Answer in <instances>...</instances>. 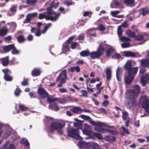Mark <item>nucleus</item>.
Listing matches in <instances>:
<instances>
[{
	"label": "nucleus",
	"mask_w": 149,
	"mask_h": 149,
	"mask_svg": "<svg viewBox=\"0 0 149 149\" xmlns=\"http://www.w3.org/2000/svg\"><path fill=\"white\" fill-rule=\"evenodd\" d=\"M128 115V113L126 111H123V112L122 118L123 120H125L127 119V117Z\"/></svg>",
	"instance_id": "obj_42"
},
{
	"label": "nucleus",
	"mask_w": 149,
	"mask_h": 149,
	"mask_svg": "<svg viewBox=\"0 0 149 149\" xmlns=\"http://www.w3.org/2000/svg\"><path fill=\"white\" fill-rule=\"evenodd\" d=\"M17 6H12L10 8V11L12 12H16L17 11Z\"/></svg>",
	"instance_id": "obj_54"
},
{
	"label": "nucleus",
	"mask_w": 149,
	"mask_h": 149,
	"mask_svg": "<svg viewBox=\"0 0 149 149\" xmlns=\"http://www.w3.org/2000/svg\"><path fill=\"white\" fill-rule=\"evenodd\" d=\"M20 143L21 144H23L25 145V147H27L29 146V143L28 141L25 139H22L20 142Z\"/></svg>",
	"instance_id": "obj_33"
},
{
	"label": "nucleus",
	"mask_w": 149,
	"mask_h": 149,
	"mask_svg": "<svg viewBox=\"0 0 149 149\" xmlns=\"http://www.w3.org/2000/svg\"><path fill=\"white\" fill-rule=\"evenodd\" d=\"M122 69L119 67H118L116 71V75H119L122 72Z\"/></svg>",
	"instance_id": "obj_62"
},
{
	"label": "nucleus",
	"mask_w": 149,
	"mask_h": 149,
	"mask_svg": "<svg viewBox=\"0 0 149 149\" xmlns=\"http://www.w3.org/2000/svg\"><path fill=\"white\" fill-rule=\"evenodd\" d=\"M45 13L46 16V19L55 22L57 20L60 15V13H57L53 11H47Z\"/></svg>",
	"instance_id": "obj_6"
},
{
	"label": "nucleus",
	"mask_w": 149,
	"mask_h": 149,
	"mask_svg": "<svg viewBox=\"0 0 149 149\" xmlns=\"http://www.w3.org/2000/svg\"><path fill=\"white\" fill-rule=\"evenodd\" d=\"M70 111L75 114H79L83 111V109L78 107H71Z\"/></svg>",
	"instance_id": "obj_12"
},
{
	"label": "nucleus",
	"mask_w": 149,
	"mask_h": 149,
	"mask_svg": "<svg viewBox=\"0 0 149 149\" xmlns=\"http://www.w3.org/2000/svg\"><path fill=\"white\" fill-rule=\"evenodd\" d=\"M63 51L65 52H67L69 50V46L68 44H65L63 45Z\"/></svg>",
	"instance_id": "obj_47"
},
{
	"label": "nucleus",
	"mask_w": 149,
	"mask_h": 149,
	"mask_svg": "<svg viewBox=\"0 0 149 149\" xmlns=\"http://www.w3.org/2000/svg\"><path fill=\"white\" fill-rule=\"evenodd\" d=\"M31 19L28 14L26 16V18L24 19L23 22L24 24H26L30 22Z\"/></svg>",
	"instance_id": "obj_38"
},
{
	"label": "nucleus",
	"mask_w": 149,
	"mask_h": 149,
	"mask_svg": "<svg viewBox=\"0 0 149 149\" xmlns=\"http://www.w3.org/2000/svg\"><path fill=\"white\" fill-rule=\"evenodd\" d=\"M68 135V136L76 139L81 140L82 138L79 134V129L72 127L69 128L67 130Z\"/></svg>",
	"instance_id": "obj_5"
},
{
	"label": "nucleus",
	"mask_w": 149,
	"mask_h": 149,
	"mask_svg": "<svg viewBox=\"0 0 149 149\" xmlns=\"http://www.w3.org/2000/svg\"><path fill=\"white\" fill-rule=\"evenodd\" d=\"M123 55L126 57H136V54L132 51H124L123 52Z\"/></svg>",
	"instance_id": "obj_15"
},
{
	"label": "nucleus",
	"mask_w": 149,
	"mask_h": 149,
	"mask_svg": "<svg viewBox=\"0 0 149 149\" xmlns=\"http://www.w3.org/2000/svg\"><path fill=\"white\" fill-rule=\"evenodd\" d=\"M135 0H125L124 1V3L127 5H132Z\"/></svg>",
	"instance_id": "obj_41"
},
{
	"label": "nucleus",
	"mask_w": 149,
	"mask_h": 149,
	"mask_svg": "<svg viewBox=\"0 0 149 149\" xmlns=\"http://www.w3.org/2000/svg\"><path fill=\"white\" fill-rule=\"evenodd\" d=\"M13 44H12L4 46L3 48V50L6 53L9 52L13 47Z\"/></svg>",
	"instance_id": "obj_22"
},
{
	"label": "nucleus",
	"mask_w": 149,
	"mask_h": 149,
	"mask_svg": "<svg viewBox=\"0 0 149 149\" xmlns=\"http://www.w3.org/2000/svg\"><path fill=\"white\" fill-rule=\"evenodd\" d=\"M67 77L66 75V70H63L61 73H60L56 79V81L58 82L59 80L66 81Z\"/></svg>",
	"instance_id": "obj_9"
},
{
	"label": "nucleus",
	"mask_w": 149,
	"mask_h": 149,
	"mask_svg": "<svg viewBox=\"0 0 149 149\" xmlns=\"http://www.w3.org/2000/svg\"><path fill=\"white\" fill-rule=\"evenodd\" d=\"M46 16L45 13H40L39 14L38 18L40 19H42L44 18L46 19Z\"/></svg>",
	"instance_id": "obj_58"
},
{
	"label": "nucleus",
	"mask_w": 149,
	"mask_h": 149,
	"mask_svg": "<svg viewBox=\"0 0 149 149\" xmlns=\"http://www.w3.org/2000/svg\"><path fill=\"white\" fill-rule=\"evenodd\" d=\"M132 66H124L125 69L128 70V75L125 77V81L127 84H131L136 75L138 70L137 67L132 68Z\"/></svg>",
	"instance_id": "obj_2"
},
{
	"label": "nucleus",
	"mask_w": 149,
	"mask_h": 149,
	"mask_svg": "<svg viewBox=\"0 0 149 149\" xmlns=\"http://www.w3.org/2000/svg\"><path fill=\"white\" fill-rule=\"evenodd\" d=\"M79 147L80 148H89L90 142L86 143L83 141H80L79 143Z\"/></svg>",
	"instance_id": "obj_16"
},
{
	"label": "nucleus",
	"mask_w": 149,
	"mask_h": 149,
	"mask_svg": "<svg viewBox=\"0 0 149 149\" xmlns=\"http://www.w3.org/2000/svg\"><path fill=\"white\" fill-rule=\"evenodd\" d=\"M52 25V24L51 23H48L44 27V30L42 31V33H45L47 31L48 29Z\"/></svg>",
	"instance_id": "obj_37"
},
{
	"label": "nucleus",
	"mask_w": 149,
	"mask_h": 149,
	"mask_svg": "<svg viewBox=\"0 0 149 149\" xmlns=\"http://www.w3.org/2000/svg\"><path fill=\"white\" fill-rule=\"evenodd\" d=\"M17 39L18 42L19 43L24 42L26 40L24 37L22 35H19L17 37Z\"/></svg>",
	"instance_id": "obj_30"
},
{
	"label": "nucleus",
	"mask_w": 149,
	"mask_h": 149,
	"mask_svg": "<svg viewBox=\"0 0 149 149\" xmlns=\"http://www.w3.org/2000/svg\"><path fill=\"white\" fill-rule=\"evenodd\" d=\"M93 135L99 139H102V138L101 134L99 133H93Z\"/></svg>",
	"instance_id": "obj_46"
},
{
	"label": "nucleus",
	"mask_w": 149,
	"mask_h": 149,
	"mask_svg": "<svg viewBox=\"0 0 149 149\" xmlns=\"http://www.w3.org/2000/svg\"><path fill=\"white\" fill-rule=\"evenodd\" d=\"M49 109L53 110L54 111H58L59 110V107L55 103H53L49 106Z\"/></svg>",
	"instance_id": "obj_24"
},
{
	"label": "nucleus",
	"mask_w": 149,
	"mask_h": 149,
	"mask_svg": "<svg viewBox=\"0 0 149 149\" xmlns=\"http://www.w3.org/2000/svg\"><path fill=\"white\" fill-rule=\"evenodd\" d=\"M147 97L146 95L143 97L144 100L142 102V106L146 112L149 113V98H147Z\"/></svg>",
	"instance_id": "obj_7"
},
{
	"label": "nucleus",
	"mask_w": 149,
	"mask_h": 149,
	"mask_svg": "<svg viewBox=\"0 0 149 149\" xmlns=\"http://www.w3.org/2000/svg\"><path fill=\"white\" fill-rule=\"evenodd\" d=\"M21 92V90H20L19 88H16L15 91V94L16 96H19Z\"/></svg>",
	"instance_id": "obj_53"
},
{
	"label": "nucleus",
	"mask_w": 149,
	"mask_h": 149,
	"mask_svg": "<svg viewBox=\"0 0 149 149\" xmlns=\"http://www.w3.org/2000/svg\"><path fill=\"white\" fill-rule=\"evenodd\" d=\"M83 133L87 135H90L91 134L92 131L90 127L87 124H85L84 128L82 130Z\"/></svg>",
	"instance_id": "obj_11"
},
{
	"label": "nucleus",
	"mask_w": 149,
	"mask_h": 149,
	"mask_svg": "<svg viewBox=\"0 0 149 149\" xmlns=\"http://www.w3.org/2000/svg\"><path fill=\"white\" fill-rule=\"evenodd\" d=\"M0 61L3 65H8L9 62V57L7 56L1 58H0Z\"/></svg>",
	"instance_id": "obj_19"
},
{
	"label": "nucleus",
	"mask_w": 149,
	"mask_h": 149,
	"mask_svg": "<svg viewBox=\"0 0 149 149\" xmlns=\"http://www.w3.org/2000/svg\"><path fill=\"white\" fill-rule=\"evenodd\" d=\"M19 109L22 111H25L27 110L28 108L25 106L23 104H19Z\"/></svg>",
	"instance_id": "obj_45"
},
{
	"label": "nucleus",
	"mask_w": 149,
	"mask_h": 149,
	"mask_svg": "<svg viewBox=\"0 0 149 149\" xmlns=\"http://www.w3.org/2000/svg\"><path fill=\"white\" fill-rule=\"evenodd\" d=\"M126 33L128 36L132 38H134L135 36V33L130 30L127 31Z\"/></svg>",
	"instance_id": "obj_32"
},
{
	"label": "nucleus",
	"mask_w": 149,
	"mask_h": 149,
	"mask_svg": "<svg viewBox=\"0 0 149 149\" xmlns=\"http://www.w3.org/2000/svg\"><path fill=\"white\" fill-rule=\"evenodd\" d=\"M38 93L40 97L44 99L48 96V93L42 87H39L38 90Z\"/></svg>",
	"instance_id": "obj_8"
},
{
	"label": "nucleus",
	"mask_w": 149,
	"mask_h": 149,
	"mask_svg": "<svg viewBox=\"0 0 149 149\" xmlns=\"http://www.w3.org/2000/svg\"><path fill=\"white\" fill-rule=\"evenodd\" d=\"M78 44V43L77 42H73L71 45V48L72 49H74L76 48V46Z\"/></svg>",
	"instance_id": "obj_57"
},
{
	"label": "nucleus",
	"mask_w": 149,
	"mask_h": 149,
	"mask_svg": "<svg viewBox=\"0 0 149 149\" xmlns=\"http://www.w3.org/2000/svg\"><path fill=\"white\" fill-rule=\"evenodd\" d=\"M90 120L89 121V123L92 125L95 126H97V127H103L104 126H105L107 127H113V126H110L105 125L102 123H101L99 122H95L93 120Z\"/></svg>",
	"instance_id": "obj_13"
},
{
	"label": "nucleus",
	"mask_w": 149,
	"mask_h": 149,
	"mask_svg": "<svg viewBox=\"0 0 149 149\" xmlns=\"http://www.w3.org/2000/svg\"><path fill=\"white\" fill-rule=\"evenodd\" d=\"M98 131H99L102 133L108 132L109 133L113 134H116L117 132L116 131L106 129H100V130H98Z\"/></svg>",
	"instance_id": "obj_21"
},
{
	"label": "nucleus",
	"mask_w": 149,
	"mask_h": 149,
	"mask_svg": "<svg viewBox=\"0 0 149 149\" xmlns=\"http://www.w3.org/2000/svg\"><path fill=\"white\" fill-rule=\"evenodd\" d=\"M92 147L93 149H100V148L98 144L95 143L90 142L89 148Z\"/></svg>",
	"instance_id": "obj_26"
},
{
	"label": "nucleus",
	"mask_w": 149,
	"mask_h": 149,
	"mask_svg": "<svg viewBox=\"0 0 149 149\" xmlns=\"http://www.w3.org/2000/svg\"><path fill=\"white\" fill-rule=\"evenodd\" d=\"M130 43L129 42H126L121 44V46L123 48H125L130 47Z\"/></svg>",
	"instance_id": "obj_49"
},
{
	"label": "nucleus",
	"mask_w": 149,
	"mask_h": 149,
	"mask_svg": "<svg viewBox=\"0 0 149 149\" xmlns=\"http://www.w3.org/2000/svg\"><path fill=\"white\" fill-rule=\"evenodd\" d=\"M81 117L82 119L86 120H90L91 119L89 116L84 115H81Z\"/></svg>",
	"instance_id": "obj_60"
},
{
	"label": "nucleus",
	"mask_w": 149,
	"mask_h": 149,
	"mask_svg": "<svg viewBox=\"0 0 149 149\" xmlns=\"http://www.w3.org/2000/svg\"><path fill=\"white\" fill-rule=\"evenodd\" d=\"M141 81L143 86H145L147 84V81L144 77H142L141 78Z\"/></svg>",
	"instance_id": "obj_43"
},
{
	"label": "nucleus",
	"mask_w": 149,
	"mask_h": 149,
	"mask_svg": "<svg viewBox=\"0 0 149 149\" xmlns=\"http://www.w3.org/2000/svg\"><path fill=\"white\" fill-rule=\"evenodd\" d=\"M114 51V49L112 48H109L106 52V56L107 57L110 56L111 55V54L113 53Z\"/></svg>",
	"instance_id": "obj_28"
},
{
	"label": "nucleus",
	"mask_w": 149,
	"mask_h": 149,
	"mask_svg": "<svg viewBox=\"0 0 149 149\" xmlns=\"http://www.w3.org/2000/svg\"><path fill=\"white\" fill-rule=\"evenodd\" d=\"M47 100L49 103H52L54 101L57 100L61 104H63L65 102L64 99H59L57 98H51L49 97H47Z\"/></svg>",
	"instance_id": "obj_14"
},
{
	"label": "nucleus",
	"mask_w": 149,
	"mask_h": 149,
	"mask_svg": "<svg viewBox=\"0 0 149 149\" xmlns=\"http://www.w3.org/2000/svg\"><path fill=\"white\" fill-rule=\"evenodd\" d=\"M134 39L136 40L141 41L143 39L144 37L143 36L141 35H138L136 36H135Z\"/></svg>",
	"instance_id": "obj_35"
},
{
	"label": "nucleus",
	"mask_w": 149,
	"mask_h": 149,
	"mask_svg": "<svg viewBox=\"0 0 149 149\" xmlns=\"http://www.w3.org/2000/svg\"><path fill=\"white\" fill-rule=\"evenodd\" d=\"M29 15L30 16L31 19L32 17H36L37 15V13H29Z\"/></svg>",
	"instance_id": "obj_63"
},
{
	"label": "nucleus",
	"mask_w": 149,
	"mask_h": 149,
	"mask_svg": "<svg viewBox=\"0 0 149 149\" xmlns=\"http://www.w3.org/2000/svg\"><path fill=\"white\" fill-rule=\"evenodd\" d=\"M37 0H26V2L27 4L33 5L36 3Z\"/></svg>",
	"instance_id": "obj_52"
},
{
	"label": "nucleus",
	"mask_w": 149,
	"mask_h": 149,
	"mask_svg": "<svg viewBox=\"0 0 149 149\" xmlns=\"http://www.w3.org/2000/svg\"><path fill=\"white\" fill-rule=\"evenodd\" d=\"M133 89H129L127 91L126 93L128 97L132 99L136 98L141 91L140 87L138 85H134Z\"/></svg>",
	"instance_id": "obj_4"
},
{
	"label": "nucleus",
	"mask_w": 149,
	"mask_h": 149,
	"mask_svg": "<svg viewBox=\"0 0 149 149\" xmlns=\"http://www.w3.org/2000/svg\"><path fill=\"white\" fill-rule=\"evenodd\" d=\"M120 132L121 134L123 135H124L125 133L127 134L129 133L128 130L125 128L123 126L120 128Z\"/></svg>",
	"instance_id": "obj_29"
},
{
	"label": "nucleus",
	"mask_w": 149,
	"mask_h": 149,
	"mask_svg": "<svg viewBox=\"0 0 149 149\" xmlns=\"http://www.w3.org/2000/svg\"><path fill=\"white\" fill-rule=\"evenodd\" d=\"M98 29L101 31H104L105 29V28L102 24H100L98 25Z\"/></svg>",
	"instance_id": "obj_55"
},
{
	"label": "nucleus",
	"mask_w": 149,
	"mask_h": 149,
	"mask_svg": "<svg viewBox=\"0 0 149 149\" xmlns=\"http://www.w3.org/2000/svg\"><path fill=\"white\" fill-rule=\"evenodd\" d=\"M123 31L121 26H119L118 29V34L119 37H120L122 34Z\"/></svg>",
	"instance_id": "obj_48"
},
{
	"label": "nucleus",
	"mask_w": 149,
	"mask_h": 149,
	"mask_svg": "<svg viewBox=\"0 0 149 149\" xmlns=\"http://www.w3.org/2000/svg\"><path fill=\"white\" fill-rule=\"evenodd\" d=\"M111 57L113 59H119L121 58V56L120 54L116 53L112 55Z\"/></svg>",
	"instance_id": "obj_44"
},
{
	"label": "nucleus",
	"mask_w": 149,
	"mask_h": 149,
	"mask_svg": "<svg viewBox=\"0 0 149 149\" xmlns=\"http://www.w3.org/2000/svg\"><path fill=\"white\" fill-rule=\"evenodd\" d=\"M65 125V122L61 120L52 122L49 128L51 132L54 130H56L58 134L59 135H62L63 133V128Z\"/></svg>",
	"instance_id": "obj_3"
},
{
	"label": "nucleus",
	"mask_w": 149,
	"mask_h": 149,
	"mask_svg": "<svg viewBox=\"0 0 149 149\" xmlns=\"http://www.w3.org/2000/svg\"><path fill=\"white\" fill-rule=\"evenodd\" d=\"M136 64L135 61L132 60H127L124 65H134Z\"/></svg>",
	"instance_id": "obj_34"
},
{
	"label": "nucleus",
	"mask_w": 149,
	"mask_h": 149,
	"mask_svg": "<svg viewBox=\"0 0 149 149\" xmlns=\"http://www.w3.org/2000/svg\"><path fill=\"white\" fill-rule=\"evenodd\" d=\"M106 75L107 80L108 81H110L112 77L111 71L110 68H107L106 69Z\"/></svg>",
	"instance_id": "obj_18"
},
{
	"label": "nucleus",
	"mask_w": 149,
	"mask_h": 149,
	"mask_svg": "<svg viewBox=\"0 0 149 149\" xmlns=\"http://www.w3.org/2000/svg\"><path fill=\"white\" fill-rule=\"evenodd\" d=\"M67 100L70 102H77L78 101V99L74 98L69 97H67Z\"/></svg>",
	"instance_id": "obj_39"
},
{
	"label": "nucleus",
	"mask_w": 149,
	"mask_h": 149,
	"mask_svg": "<svg viewBox=\"0 0 149 149\" xmlns=\"http://www.w3.org/2000/svg\"><path fill=\"white\" fill-rule=\"evenodd\" d=\"M13 47L12 48V53L13 54H17L19 53V52L18 50H17L16 48L15 47L14 44L13 45Z\"/></svg>",
	"instance_id": "obj_40"
},
{
	"label": "nucleus",
	"mask_w": 149,
	"mask_h": 149,
	"mask_svg": "<svg viewBox=\"0 0 149 149\" xmlns=\"http://www.w3.org/2000/svg\"><path fill=\"white\" fill-rule=\"evenodd\" d=\"M74 120L76 121V122L74 123V126L77 127L78 129L81 127V121L79 120L77 118H75Z\"/></svg>",
	"instance_id": "obj_27"
},
{
	"label": "nucleus",
	"mask_w": 149,
	"mask_h": 149,
	"mask_svg": "<svg viewBox=\"0 0 149 149\" xmlns=\"http://www.w3.org/2000/svg\"><path fill=\"white\" fill-rule=\"evenodd\" d=\"M120 39L122 41H130L131 39L128 38L123 36L120 37Z\"/></svg>",
	"instance_id": "obj_51"
},
{
	"label": "nucleus",
	"mask_w": 149,
	"mask_h": 149,
	"mask_svg": "<svg viewBox=\"0 0 149 149\" xmlns=\"http://www.w3.org/2000/svg\"><path fill=\"white\" fill-rule=\"evenodd\" d=\"M149 13V10L147 7L141 8L139 10V14L142 15L143 16L147 15Z\"/></svg>",
	"instance_id": "obj_17"
},
{
	"label": "nucleus",
	"mask_w": 149,
	"mask_h": 149,
	"mask_svg": "<svg viewBox=\"0 0 149 149\" xmlns=\"http://www.w3.org/2000/svg\"><path fill=\"white\" fill-rule=\"evenodd\" d=\"M81 91L82 92V94L80 95V96H83L86 97H87V93L86 91L82 90Z\"/></svg>",
	"instance_id": "obj_56"
},
{
	"label": "nucleus",
	"mask_w": 149,
	"mask_h": 149,
	"mask_svg": "<svg viewBox=\"0 0 149 149\" xmlns=\"http://www.w3.org/2000/svg\"><path fill=\"white\" fill-rule=\"evenodd\" d=\"M149 58V52L147 55ZM141 65H149V59L147 58L142 59L141 62Z\"/></svg>",
	"instance_id": "obj_23"
},
{
	"label": "nucleus",
	"mask_w": 149,
	"mask_h": 149,
	"mask_svg": "<svg viewBox=\"0 0 149 149\" xmlns=\"http://www.w3.org/2000/svg\"><path fill=\"white\" fill-rule=\"evenodd\" d=\"M120 26H122L124 28H126L128 26V24L126 21L124 22Z\"/></svg>",
	"instance_id": "obj_64"
},
{
	"label": "nucleus",
	"mask_w": 149,
	"mask_h": 149,
	"mask_svg": "<svg viewBox=\"0 0 149 149\" xmlns=\"http://www.w3.org/2000/svg\"><path fill=\"white\" fill-rule=\"evenodd\" d=\"M93 13L91 11H85L84 12L83 16L84 17L88 16L89 17H91Z\"/></svg>",
	"instance_id": "obj_36"
},
{
	"label": "nucleus",
	"mask_w": 149,
	"mask_h": 149,
	"mask_svg": "<svg viewBox=\"0 0 149 149\" xmlns=\"http://www.w3.org/2000/svg\"><path fill=\"white\" fill-rule=\"evenodd\" d=\"M106 44L101 43L99 44L96 51L90 53L88 50H84L80 53V55L82 57H86L89 56L93 59L98 58L104 55L105 49L104 46Z\"/></svg>",
	"instance_id": "obj_1"
},
{
	"label": "nucleus",
	"mask_w": 149,
	"mask_h": 149,
	"mask_svg": "<svg viewBox=\"0 0 149 149\" xmlns=\"http://www.w3.org/2000/svg\"><path fill=\"white\" fill-rule=\"evenodd\" d=\"M74 37V36H72L70 37L66 41V43L68 44L71 43L73 40Z\"/></svg>",
	"instance_id": "obj_59"
},
{
	"label": "nucleus",
	"mask_w": 149,
	"mask_h": 149,
	"mask_svg": "<svg viewBox=\"0 0 149 149\" xmlns=\"http://www.w3.org/2000/svg\"><path fill=\"white\" fill-rule=\"evenodd\" d=\"M109 102L108 100H105L104 101L102 104V105L104 107H107L108 105Z\"/></svg>",
	"instance_id": "obj_61"
},
{
	"label": "nucleus",
	"mask_w": 149,
	"mask_h": 149,
	"mask_svg": "<svg viewBox=\"0 0 149 149\" xmlns=\"http://www.w3.org/2000/svg\"><path fill=\"white\" fill-rule=\"evenodd\" d=\"M2 71L4 74V78L5 80L8 81H11L13 78L9 75L11 74L10 71L8 69H4Z\"/></svg>",
	"instance_id": "obj_10"
},
{
	"label": "nucleus",
	"mask_w": 149,
	"mask_h": 149,
	"mask_svg": "<svg viewBox=\"0 0 149 149\" xmlns=\"http://www.w3.org/2000/svg\"><path fill=\"white\" fill-rule=\"evenodd\" d=\"M104 140L109 142H113L116 140V137L110 135L106 136L104 137Z\"/></svg>",
	"instance_id": "obj_20"
},
{
	"label": "nucleus",
	"mask_w": 149,
	"mask_h": 149,
	"mask_svg": "<svg viewBox=\"0 0 149 149\" xmlns=\"http://www.w3.org/2000/svg\"><path fill=\"white\" fill-rule=\"evenodd\" d=\"M8 31L7 29L2 28L0 29V36H3L6 35Z\"/></svg>",
	"instance_id": "obj_31"
},
{
	"label": "nucleus",
	"mask_w": 149,
	"mask_h": 149,
	"mask_svg": "<svg viewBox=\"0 0 149 149\" xmlns=\"http://www.w3.org/2000/svg\"><path fill=\"white\" fill-rule=\"evenodd\" d=\"M36 92L34 91H33L29 93V95L31 98H34L36 97Z\"/></svg>",
	"instance_id": "obj_50"
},
{
	"label": "nucleus",
	"mask_w": 149,
	"mask_h": 149,
	"mask_svg": "<svg viewBox=\"0 0 149 149\" xmlns=\"http://www.w3.org/2000/svg\"><path fill=\"white\" fill-rule=\"evenodd\" d=\"M40 74V72L38 69L36 68L34 69L31 72L32 75L33 77H36L39 76Z\"/></svg>",
	"instance_id": "obj_25"
}]
</instances>
